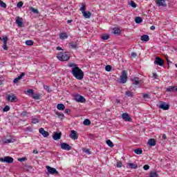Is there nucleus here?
I'll return each mask as SVG.
<instances>
[{"mask_svg": "<svg viewBox=\"0 0 177 177\" xmlns=\"http://www.w3.org/2000/svg\"><path fill=\"white\" fill-rule=\"evenodd\" d=\"M101 38L104 41H106V39H109V38H110V35H109L108 34H104L102 35Z\"/></svg>", "mask_w": 177, "mask_h": 177, "instance_id": "nucleus-36", "label": "nucleus"}, {"mask_svg": "<svg viewBox=\"0 0 177 177\" xmlns=\"http://www.w3.org/2000/svg\"><path fill=\"white\" fill-rule=\"evenodd\" d=\"M82 15L85 19H91V16H92V13L89 11L84 12Z\"/></svg>", "mask_w": 177, "mask_h": 177, "instance_id": "nucleus-22", "label": "nucleus"}, {"mask_svg": "<svg viewBox=\"0 0 177 177\" xmlns=\"http://www.w3.org/2000/svg\"><path fill=\"white\" fill-rule=\"evenodd\" d=\"M80 10L82 14L84 13V12H86V11H85V5H82V6L80 8Z\"/></svg>", "mask_w": 177, "mask_h": 177, "instance_id": "nucleus-51", "label": "nucleus"}, {"mask_svg": "<svg viewBox=\"0 0 177 177\" xmlns=\"http://www.w3.org/2000/svg\"><path fill=\"white\" fill-rule=\"evenodd\" d=\"M132 85H139L140 82H142V80H140L138 77H134L131 78Z\"/></svg>", "mask_w": 177, "mask_h": 177, "instance_id": "nucleus-7", "label": "nucleus"}, {"mask_svg": "<svg viewBox=\"0 0 177 177\" xmlns=\"http://www.w3.org/2000/svg\"><path fill=\"white\" fill-rule=\"evenodd\" d=\"M15 161V159L10 156H4L3 158H0L1 162H6V164H12Z\"/></svg>", "mask_w": 177, "mask_h": 177, "instance_id": "nucleus-3", "label": "nucleus"}, {"mask_svg": "<svg viewBox=\"0 0 177 177\" xmlns=\"http://www.w3.org/2000/svg\"><path fill=\"white\" fill-rule=\"evenodd\" d=\"M83 124L85 127H89V125H91V120L89 119H85Z\"/></svg>", "mask_w": 177, "mask_h": 177, "instance_id": "nucleus-30", "label": "nucleus"}, {"mask_svg": "<svg viewBox=\"0 0 177 177\" xmlns=\"http://www.w3.org/2000/svg\"><path fill=\"white\" fill-rule=\"evenodd\" d=\"M154 63L157 64V66H164V60L158 57L156 58Z\"/></svg>", "mask_w": 177, "mask_h": 177, "instance_id": "nucleus-11", "label": "nucleus"}, {"mask_svg": "<svg viewBox=\"0 0 177 177\" xmlns=\"http://www.w3.org/2000/svg\"><path fill=\"white\" fill-rule=\"evenodd\" d=\"M113 34H115V35H120L121 34V30L118 28H114L113 29Z\"/></svg>", "mask_w": 177, "mask_h": 177, "instance_id": "nucleus-24", "label": "nucleus"}, {"mask_svg": "<svg viewBox=\"0 0 177 177\" xmlns=\"http://www.w3.org/2000/svg\"><path fill=\"white\" fill-rule=\"evenodd\" d=\"M136 56H138L136 53H131V57H136Z\"/></svg>", "mask_w": 177, "mask_h": 177, "instance_id": "nucleus-56", "label": "nucleus"}, {"mask_svg": "<svg viewBox=\"0 0 177 177\" xmlns=\"http://www.w3.org/2000/svg\"><path fill=\"white\" fill-rule=\"evenodd\" d=\"M72 22H73V20H68V21H67V23H68V24H70V23H72Z\"/></svg>", "mask_w": 177, "mask_h": 177, "instance_id": "nucleus-64", "label": "nucleus"}, {"mask_svg": "<svg viewBox=\"0 0 177 177\" xmlns=\"http://www.w3.org/2000/svg\"><path fill=\"white\" fill-rule=\"evenodd\" d=\"M3 49H4V50H8V48L7 44H3Z\"/></svg>", "mask_w": 177, "mask_h": 177, "instance_id": "nucleus-52", "label": "nucleus"}, {"mask_svg": "<svg viewBox=\"0 0 177 177\" xmlns=\"http://www.w3.org/2000/svg\"><path fill=\"white\" fill-rule=\"evenodd\" d=\"M127 81H128V73L127 71H122L120 75V82L122 84H126Z\"/></svg>", "mask_w": 177, "mask_h": 177, "instance_id": "nucleus-4", "label": "nucleus"}, {"mask_svg": "<svg viewBox=\"0 0 177 177\" xmlns=\"http://www.w3.org/2000/svg\"><path fill=\"white\" fill-rule=\"evenodd\" d=\"M122 118H123L124 121H128L129 122H131L132 121V118L129 117V114L124 113H122Z\"/></svg>", "mask_w": 177, "mask_h": 177, "instance_id": "nucleus-12", "label": "nucleus"}, {"mask_svg": "<svg viewBox=\"0 0 177 177\" xmlns=\"http://www.w3.org/2000/svg\"><path fill=\"white\" fill-rule=\"evenodd\" d=\"M16 24H17L18 27H23V19L18 17L16 19Z\"/></svg>", "mask_w": 177, "mask_h": 177, "instance_id": "nucleus-20", "label": "nucleus"}, {"mask_svg": "<svg viewBox=\"0 0 177 177\" xmlns=\"http://www.w3.org/2000/svg\"><path fill=\"white\" fill-rule=\"evenodd\" d=\"M158 107L162 110H169V104H166L165 102H161Z\"/></svg>", "mask_w": 177, "mask_h": 177, "instance_id": "nucleus-6", "label": "nucleus"}, {"mask_svg": "<svg viewBox=\"0 0 177 177\" xmlns=\"http://www.w3.org/2000/svg\"><path fill=\"white\" fill-rule=\"evenodd\" d=\"M60 39H66V38H68V35L66 32L60 33L59 35Z\"/></svg>", "mask_w": 177, "mask_h": 177, "instance_id": "nucleus-27", "label": "nucleus"}, {"mask_svg": "<svg viewBox=\"0 0 177 177\" xmlns=\"http://www.w3.org/2000/svg\"><path fill=\"white\" fill-rule=\"evenodd\" d=\"M55 114L59 118H64V114L61 113L60 112H56Z\"/></svg>", "mask_w": 177, "mask_h": 177, "instance_id": "nucleus-40", "label": "nucleus"}, {"mask_svg": "<svg viewBox=\"0 0 177 177\" xmlns=\"http://www.w3.org/2000/svg\"><path fill=\"white\" fill-rule=\"evenodd\" d=\"M47 171L51 175H59V171L56 170V169L47 166L46 167Z\"/></svg>", "mask_w": 177, "mask_h": 177, "instance_id": "nucleus-5", "label": "nucleus"}, {"mask_svg": "<svg viewBox=\"0 0 177 177\" xmlns=\"http://www.w3.org/2000/svg\"><path fill=\"white\" fill-rule=\"evenodd\" d=\"M25 44L28 46H32V45H34V41L32 40H26Z\"/></svg>", "mask_w": 177, "mask_h": 177, "instance_id": "nucleus-35", "label": "nucleus"}, {"mask_svg": "<svg viewBox=\"0 0 177 177\" xmlns=\"http://www.w3.org/2000/svg\"><path fill=\"white\" fill-rule=\"evenodd\" d=\"M83 151H84V153H86L87 154H91V151H89V149H83Z\"/></svg>", "mask_w": 177, "mask_h": 177, "instance_id": "nucleus-54", "label": "nucleus"}, {"mask_svg": "<svg viewBox=\"0 0 177 177\" xmlns=\"http://www.w3.org/2000/svg\"><path fill=\"white\" fill-rule=\"evenodd\" d=\"M149 177H158V174L156 171H151L149 174Z\"/></svg>", "mask_w": 177, "mask_h": 177, "instance_id": "nucleus-37", "label": "nucleus"}, {"mask_svg": "<svg viewBox=\"0 0 177 177\" xmlns=\"http://www.w3.org/2000/svg\"><path fill=\"white\" fill-rule=\"evenodd\" d=\"M158 77V76L157 75V73H153V78H154L155 80H157Z\"/></svg>", "mask_w": 177, "mask_h": 177, "instance_id": "nucleus-58", "label": "nucleus"}, {"mask_svg": "<svg viewBox=\"0 0 177 177\" xmlns=\"http://www.w3.org/2000/svg\"><path fill=\"white\" fill-rule=\"evenodd\" d=\"M57 109L58 110H60L61 111H63V110H64V109H66V106H64V104H58L57 105Z\"/></svg>", "mask_w": 177, "mask_h": 177, "instance_id": "nucleus-28", "label": "nucleus"}, {"mask_svg": "<svg viewBox=\"0 0 177 177\" xmlns=\"http://www.w3.org/2000/svg\"><path fill=\"white\" fill-rule=\"evenodd\" d=\"M156 141L154 140V138H151L148 141V144L151 146H156Z\"/></svg>", "mask_w": 177, "mask_h": 177, "instance_id": "nucleus-26", "label": "nucleus"}, {"mask_svg": "<svg viewBox=\"0 0 177 177\" xmlns=\"http://www.w3.org/2000/svg\"><path fill=\"white\" fill-rule=\"evenodd\" d=\"M25 75H26V73H21L19 76H18L13 80L14 84H17V82H19V80H21L23 78V77H24Z\"/></svg>", "mask_w": 177, "mask_h": 177, "instance_id": "nucleus-19", "label": "nucleus"}, {"mask_svg": "<svg viewBox=\"0 0 177 177\" xmlns=\"http://www.w3.org/2000/svg\"><path fill=\"white\" fill-rule=\"evenodd\" d=\"M68 66L71 68V73L72 75L76 78V80H78L79 81L84 80V71H82L81 68L78 67L77 64L71 63L68 64Z\"/></svg>", "mask_w": 177, "mask_h": 177, "instance_id": "nucleus-1", "label": "nucleus"}, {"mask_svg": "<svg viewBox=\"0 0 177 177\" xmlns=\"http://www.w3.org/2000/svg\"><path fill=\"white\" fill-rule=\"evenodd\" d=\"M142 96L144 99H149V94H143Z\"/></svg>", "mask_w": 177, "mask_h": 177, "instance_id": "nucleus-57", "label": "nucleus"}, {"mask_svg": "<svg viewBox=\"0 0 177 177\" xmlns=\"http://www.w3.org/2000/svg\"><path fill=\"white\" fill-rule=\"evenodd\" d=\"M130 6H131L132 8H136L137 5L136 3L133 1H131L129 3Z\"/></svg>", "mask_w": 177, "mask_h": 177, "instance_id": "nucleus-43", "label": "nucleus"}, {"mask_svg": "<svg viewBox=\"0 0 177 177\" xmlns=\"http://www.w3.org/2000/svg\"><path fill=\"white\" fill-rule=\"evenodd\" d=\"M9 110H10V107L9 106H6L3 109V111L4 112H7V111H9Z\"/></svg>", "mask_w": 177, "mask_h": 177, "instance_id": "nucleus-47", "label": "nucleus"}, {"mask_svg": "<svg viewBox=\"0 0 177 177\" xmlns=\"http://www.w3.org/2000/svg\"><path fill=\"white\" fill-rule=\"evenodd\" d=\"M125 95L128 96V97H133V93L130 91H127Z\"/></svg>", "mask_w": 177, "mask_h": 177, "instance_id": "nucleus-34", "label": "nucleus"}, {"mask_svg": "<svg viewBox=\"0 0 177 177\" xmlns=\"http://www.w3.org/2000/svg\"><path fill=\"white\" fill-rule=\"evenodd\" d=\"M69 46L72 48V49H77V47L78 46V45L77 44V42H75V43L71 42L69 43Z\"/></svg>", "mask_w": 177, "mask_h": 177, "instance_id": "nucleus-33", "label": "nucleus"}, {"mask_svg": "<svg viewBox=\"0 0 177 177\" xmlns=\"http://www.w3.org/2000/svg\"><path fill=\"white\" fill-rule=\"evenodd\" d=\"M17 8H21L23 6V1H19L17 4Z\"/></svg>", "mask_w": 177, "mask_h": 177, "instance_id": "nucleus-50", "label": "nucleus"}, {"mask_svg": "<svg viewBox=\"0 0 177 177\" xmlns=\"http://www.w3.org/2000/svg\"><path fill=\"white\" fill-rule=\"evenodd\" d=\"M32 97V99H35V100H39L41 99V94L33 93Z\"/></svg>", "mask_w": 177, "mask_h": 177, "instance_id": "nucleus-25", "label": "nucleus"}, {"mask_svg": "<svg viewBox=\"0 0 177 177\" xmlns=\"http://www.w3.org/2000/svg\"><path fill=\"white\" fill-rule=\"evenodd\" d=\"M3 44H8V37H3Z\"/></svg>", "mask_w": 177, "mask_h": 177, "instance_id": "nucleus-45", "label": "nucleus"}, {"mask_svg": "<svg viewBox=\"0 0 177 177\" xmlns=\"http://www.w3.org/2000/svg\"><path fill=\"white\" fill-rule=\"evenodd\" d=\"M17 100V97H16L15 94L8 95L7 97L8 102H16Z\"/></svg>", "mask_w": 177, "mask_h": 177, "instance_id": "nucleus-10", "label": "nucleus"}, {"mask_svg": "<svg viewBox=\"0 0 177 177\" xmlns=\"http://www.w3.org/2000/svg\"><path fill=\"white\" fill-rule=\"evenodd\" d=\"M26 93H28L30 96H32V95H34V90L28 89V91H26Z\"/></svg>", "mask_w": 177, "mask_h": 177, "instance_id": "nucleus-41", "label": "nucleus"}, {"mask_svg": "<svg viewBox=\"0 0 177 177\" xmlns=\"http://www.w3.org/2000/svg\"><path fill=\"white\" fill-rule=\"evenodd\" d=\"M127 167L131 169H136V168H138V165L135 163H127Z\"/></svg>", "mask_w": 177, "mask_h": 177, "instance_id": "nucleus-21", "label": "nucleus"}, {"mask_svg": "<svg viewBox=\"0 0 177 177\" xmlns=\"http://www.w3.org/2000/svg\"><path fill=\"white\" fill-rule=\"evenodd\" d=\"M33 153H34L35 154H38V151H37V149H34V150H33Z\"/></svg>", "mask_w": 177, "mask_h": 177, "instance_id": "nucleus-63", "label": "nucleus"}, {"mask_svg": "<svg viewBox=\"0 0 177 177\" xmlns=\"http://www.w3.org/2000/svg\"><path fill=\"white\" fill-rule=\"evenodd\" d=\"M5 143H12L11 139H5L4 140Z\"/></svg>", "mask_w": 177, "mask_h": 177, "instance_id": "nucleus-53", "label": "nucleus"}, {"mask_svg": "<svg viewBox=\"0 0 177 177\" xmlns=\"http://www.w3.org/2000/svg\"><path fill=\"white\" fill-rule=\"evenodd\" d=\"M62 138V132L57 133V132H54V134L53 136V138L54 140H59Z\"/></svg>", "mask_w": 177, "mask_h": 177, "instance_id": "nucleus-15", "label": "nucleus"}, {"mask_svg": "<svg viewBox=\"0 0 177 177\" xmlns=\"http://www.w3.org/2000/svg\"><path fill=\"white\" fill-rule=\"evenodd\" d=\"M30 10L32 12V13H35V15H38V13H39V11L38 10V9H36L33 7H30Z\"/></svg>", "mask_w": 177, "mask_h": 177, "instance_id": "nucleus-31", "label": "nucleus"}, {"mask_svg": "<svg viewBox=\"0 0 177 177\" xmlns=\"http://www.w3.org/2000/svg\"><path fill=\"white\" fill-rule=\"evenodd\" d=\"M166 92H177L176 86H170L166 88Z\"/></svg>", "mask_w": 177, "mask_h": 177, "instance_id": "nucleus-17", "label": "nucleus"}, {"mask_svg": "<svg viewBox=\"0 0 177 177\" xmlns=\"http://www.w3.org/2000/svg\"><path fill=\"white\" fill-rule=\"evenodd\" d=\"M0 6L1 8H6V3L5 2H3L2 0H0Z\"/></svg>", "mask_w": 177, "mask_h": 177, "instance_id": "nucleus-42", "label": "nucleus"}, {"mask_svg": "<svg viewBox=\"0 0 177 177\" xmlns=\"http://www.w3.org/2000/svg\"><path fill=\"white\" fill-rule=\"evenodd\" d=\"M150 30H156V26H151L150 27Z\"/></svg>", "mask_w": 177, "mask_h": 177, "instance_id": "nucleus-62", "label": "nucleus"}, {"mask_svg": "<svg viewBox=\"0 0 177 177\" xmlns=\"http://www.w3.org/2000/svg\"><path fill=\"white\" fill-rule=\"evenodd\" d=\"M135 21L137 24H140V23H142V21H143V19H142V17H137L135 19Z\"/></svg>", "mask_w": 177, "mask_h": 177, "instance_id": "nucleus-29", "label": "nucleus"}, {"mask_svg": "<svg viewBox=\"0 0 177 177\" xmlns=\"http://www.w3.org/2000/svg\"><path fill=\"white\" fill-rule=\"evenodd\" d=\"M162 139H163L164 140H165V139H167V135L162 134Z\"/></svg>", "mask_w": 177, "mask_h": 177, "instance_id": "nucleus-59", "label": "nucleus"}, {"mask_svg": "<svg viewBox=\"0 0 177 177\" xmlns=\"http://www.w3.org/2000/svg\"><path fill=\"white\" fill-rule=\"evenodd\" d=\"M18 161H19V162H23V161H27V158H19Z\"/></svg>", "mask_w": 177, "mask_h": 177, "instance_id": "nucleus-46", "label": "nucleus"}, {"mask_svg": "<svg viewBox=\"0 0 177 177\" xmlns=\"http://www.w3.org/2000/svg\"><path fill=\"white\" fill-rule=\"evenodd\" d=\"M61 149H62V150H67L69 151V150L71 149V146L66 142H63L61 144Z\"/></svg>", "mask_w": 177, "mask_h": 177, "instance_id": "nucleus-9", "label": "nucleus"}, {"mask_svg": "<svg viewBox=\"0 0 177 177\" xmlns=\"http://www.w3.org/2000/svg\"><path fill=\"white\" fill-rule=\"evenodd\" d=\"M21 115L22 117H26L27 115V112L26 111H23L21 113Z\"/></svg>", "mask_w": 177, "mask_h": 177, "instance_id": "nucleus-55", "label": "nucleus"}, {"mask_svg": "<svg viewBox=\"0 0 177 177\" xmlns=\"http://www.w3.org/2000/svg\"><path fill=\"white\" fill-rule=\"evenodd\" d=\"M140 39L145 42H148V41H150V37H149V35H143L141 36Z\"/></svg>", "mask_w": 177, "mask_h": 177, "instance_id": "nucleus-23", "label": "nucleus"}, {"mask_svg": "<svg viewBox=\"0 0 177 177\" xmlns=\"http://www.w3.org/2000/svg\"><path fill=\"white\" fill-rule=\"evenodd\" d=\"M38 122H39V120H38V118H32V124H38Z\"/></svg>", "mask_w": 177, "mask_h": 177, "instance_id": "nucleus-44", "label": "nucleus"}, {"mask_svg": "<svg viewBox=\"0 0 177 177\" xmlns=\"http://www.w3.org/2000/svg\"><path fill=\"white\" fill-rule=\"evenodd\" d=\"M70 138L71 139H74V140L78 139V135L77 134V131L72 130L71 131V135H70Z\"/></svg>", "mask_w": 177, "mask_h": 177, "instance_id": "nucleus-16", "label": "nucleus"}, {"mask_svg": "<svg viewBox=\"0 0 177 177\" xmlns=\"http://www.w3.org/2000/svg\"><path fill=\"white\" fill-rule=\"evenodd\" d=\"M39 132L44 136V138H48V136H49V133L45 131L44 128L39 129Z\"/></svg>", "mask_w": 177, "mask_h": 177, "instance_id": "nucleus-13", "label": "nucleus"}, {"mask_svg": "<svg viewBox=\"0 0 177 177\" xmlns=\"http://www.w3.org/2000/svg\"><path fill=\"white\" fill-rule=\"evenodd\" d=\"M145 171H147L148 169H150V166H149V165H145L143 167Z\"/></svg>", "mask_w": 177, "mask_h": 177, "instance_id": "nucleus-49", "label": "nucleus"}, {"mask_svg": "<svg viewBox=\"0 0 177 177\" xmlns=\"http://www.w3.org/2000/svg\"><path fill=\"white\" fill-rule=\"evenodd\" d=\"M116 167L117 168H121L122 167V162H121V161L118 162L116 164Z\"/></svg>", "mask_w": 177, "mask_h": 177, "instance_id": "nucleus-48", "label": "nucleus"}, {"mask_svg": "<svg viewBox=\"0 0 177 177\" xmlns=\"http://www.w3.org/2000/svg\"><path fill=\"white\" fill-rule=\"evenodd\" d=\"M105 70H106V71L110 72V71H111V70H113V67L110 65H106L105 66Z\"/></svg>", "mask_w": 177, "mask_h": 177, "instance_id": "nucleus-39", "label": "nucleus"}, {"mask_svg": "<svg viewBox=\"0 0 177 177\" xmlns=\"http://www.w3.org/2000/svg\"><path fill=\"white\" fill-rule=\"evenodd\" d=\"M57 57L58 60H60L61 62H67V60L70 59V57L66 53H59L57 54Z\"/></svg>", "mask_w": 177, "mask_h": 177, "instance_id": "nucleus-2", "label": "nucleus"}, {"mask_svg": "<svg viewBox=\"0 0 177 177\" xmlns=\"http://www.w3.org/2000/svg\"><path fill=\"white\" fill-rule=\"evenodd\" d=\"M134 153L136 154H142L143 153V151L142 150V148H138L134 150Z\"/></svg>", "mask_w": 177, "mask_h": 177, "instance_id": "nucleus-32", "label": "nucleus"}, {"mask_svg": "<svg viewBox=\"0 0 177 177\" xmlns=\"http://www.w3.org/2000/svg\"><path fill=\"white\" fill-rule=\"evenodd\" d=\"M75 100L79 103H84L86 101L85 97L80 95H77L75 97Z\"/></svg>", "mask_w": 177, "mask_h": 177, "instance_id": "nucleus-8", "label": "nucleus"}, {"mask_svg": "<svg viewBox=\"0 0 177 177\" xmlns=\"http://www.w3.org/2000/svg\"><path fill=\"white\" fill-rule=\"evenodd\" d=\"M57 50H64L63 48H62V47L57 46Z\"/></svg>", "mask_w": 177, "mask_h": 177, "instance_id": "nucleus-60", "label": "nucleus"}, {"mask_svg": "<svg viewBox=\"0 0 177 177\" xmlns=\"http://www.w3.org/2000/svg\"><path fill=\"white\" fill-rule=\"evenodd\" d=\"M23 167H24V170L25 171V172H29L30 171H31V169H32V166H31L30 165L24 163Z\"/></svg>", "mask_w": 177, "mask_h": 177, "instance_id": "nucleus-18", "label": "nucleus"}, {"mask_svg": "<svg viewBox=\"0 0 177 177\" xmlns=\"http://www.w3.org/2000/svg\"><path fill=\"white\" fill-rule=\"evenodd\" d=\"M70 109H66L65 110V113H66V114H70Z\"/></svg>", "mask_w": 177, "mask_h": 177, "instance_id": "nucleus-61", "label": "nucleus"}, {"mask_svg": "<svg viewBox=\"0 0 177 177\" xmlns=\"http://www.w3.org/2000/svg\"><path fill=\"white\" fill-rule=\"evenodd\" d=\"M106 145H107L109 147H114V144H113V142H111V140H106Z\"/></svg>", "mask_w": 177, "mask_h": 177, "instance_id": "nucleus-38", "label": "nucleus"}, {"mask_svg": "<svg viewBox=\"0 0 177 177\" xmlns=\"http://www.w3.org/2000/svg\"><path fill=\"white\" fill-rule=\"evenodd\" d=\"M156 3L158 6H162L163 8H165V6H167V3H165V0H156Z\"/></svg>", "mask_w": 177, "mask_h": 177, "instance_id": "nucleus-14", "label": "nucleus"}]
</instances>
